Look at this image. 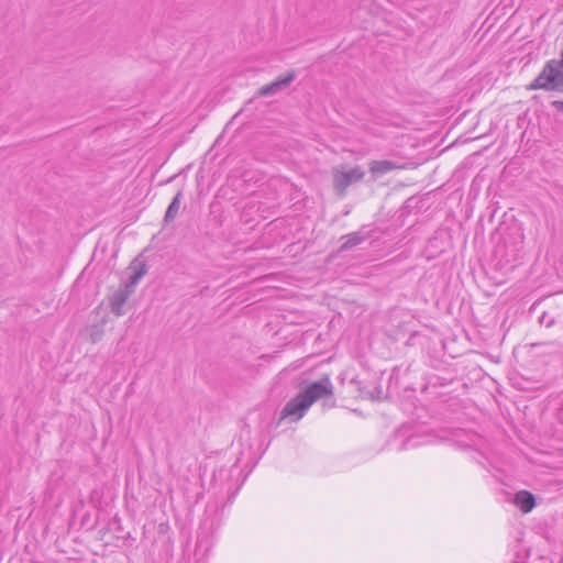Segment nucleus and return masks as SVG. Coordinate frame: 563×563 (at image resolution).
<instances>
[{
	"label": "nucleus",
	"instance_id": "423d86ee",
	"mask_svg": "<svg viewBox=\"0 0 563 563\" xmlns=\"http://www.w3.org/2000/svg\"><path fill=\"white\" fill-rule=\"evenodd\" d=\"M398 167L399 166L396 163H394L393 161H387V159L372 161L369 163V172L372 173L374 178L385 175Z\"/></svg>",
	"mask_w": 563,
	"mask_h": 563
},
{
	"label": "nucleus",
	"instance_id": "f257e3e1",
	"mask_svg": "<svg viewBox=\"0 0 563 563\" xmlns=\"http://www.w3.org/2000/svg\"><path fill=\"white\" fill-rule=\"evenodd\" d=\"M333 385L329 377L312 383L303 391L290 399L282 411V418H291L294 421L301 419L310 406L323 398L332 396Z\"/></svg>",
	"mask_w": 563,
	"mask_h": 563
},
{
	"label": "nucleus",
	"instance_id": "6e6552de",
	"mask_svg": "<svg viewBox=\"0 0 563 563\" xmlns=\"http://www.w3.org/2000/svg\"><path fill=\"white\" fill-rule=\"evenodd\" d=\"M344 239L345 241L342 244L341 249L349 250L361 244L365 240V236L361 232H353L345 235Z\"/></svg>",
	"mask_w": 563,
	"mask_h": 563
},
{
	"label": "nucleus",
	"instance_id": "f03ea898",
	"mask_svg": "<svg viewBox=\"0 0 563 563\" xmlns=\"http://www.w3.org/2000/svg\"><path fill=\"white\" fill-rule=\"evenodd\" d=\"M529 89L563 92V52L560 60L552 59L544 65L542 71L530 84Z\"/></svg>",
	"mask_w": 563,
	"mask_h": 563
},
{
	"label": "nucleus",
	"instance_id": "9d476101",
	"mask_svg": "<svg viewBox=\"0 0 563 563\" xmlns=\"http://www.w3.org/2000/svg\"><path fill=\"white\" fill-rule=\"evenodd\" d=\"M146 273L145 265L142 264L137 271L133 273V275L130 277V284L126 287H133L135 286L140 279L143 277V275Z\"/></svg>",
	"mask_w": 563,
	"mask_h": 563
},
{
	"label": "nucleus",
	"instance_id": "20e7f679",
	"mask_svg": "<svg viewBox=\"0 0 563 563\" xmlns=\"http://www.w3.org/2000/svg\"><path fill=\"white\" fill-rule=\"evenodd\" d=\"M296 78L295 71H289L284 76L278 77L276 80L271 82L269 85L263 86L258 90V96H274L282 90L286 89Z\"/></svg>",
	"mask_w": 563,
	"mask_h": 563
},
{
	"label": "nucleus",
	"instance_id": "39448f33",
	"mask_svg": "<svg viewBox=\"0 0 563 563\" xmlns=\"http://www.w3.org/2000/svg\"><path fill=\"white\" fill-rule=\"evenodd\" d=\"M514 503L522 512L526 514L530 512L536 505L534 496L528 490L518 492L515 496Z\"/></svg>",
	"mask_w": 563,
	"mask_h": 563
},
{
	"label": "nucleus",
	"instance_id": "1a4fd4ad",
	"mask_svg": "<svg viewBox=\"0 0 563 563\" xmlns=\"http://www.w3.org/2000/svg\"><path fill=\"white\" fill-rule=\"evenodd\" d=\"M181 192H178L170 205L168 206L165 213V221H172L176 218L179 207H180Z\"/></svg>",
	"mask_w": 563,
	"mask_h": 563
},
{
	"label": "nucleus",
	"instance_id": "9b49d317",
	"mask_svg": "<svg viewBox=\"0 0 563 563\" xmlns=\"http://www.w3.org/2000/svg\"><path fill=\"white\" fill-rule=\"evenodd\" d=\"M552 106L563 113V101H553Z\"/></svg>",
	"mask_w": 563,
	"mask_h": 563
},
{
	"label": "nucleus",
	"instance_id": "7ed1b4c3",
	"mask_svg": "<svg viewBox=\"0 0 563 563\" xmlns=\"http://www.w3.org/2000/svg\"><path fill=\"white\" fill-rule=\"evenodd\" d=\"M332 176L334 188L340 194H344L350 185L364 178L365 172L360 166L350 169H346L344 166H338L333 168Z\"/></svg>",
	"mask_w": 563,
	"mask_h": 563
},
{
	"label": "nucleus",
	"instance_id": "0eeeda50",
	"mask_svg": "<svg viewBox=\"0 0 563 563\" xmlns=\"http://www.w3.org/2000/svg\"><path fill=\"white\" fill-rule=\"evenodd\" d=\"M130 291L126 289L117 291L111 299V310L114 314H123L122 307L128 300Z\"/></svg>",
	"mask_w": 563,
	"mask_h": 563
}]
</instances>
